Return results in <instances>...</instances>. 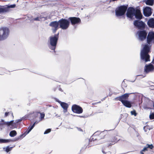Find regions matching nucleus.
I'll return each instance as SVG.
<instances>
[{"instance_id":"f257e3e1","label":"nucleus","mask_w":154,"mask_h":154,"mask_svg":"<svg viewBox=\"0 0 154 154\" xmlns=\"http://www.w3.org/2000/svg\"><path fill=\"white\" fill-rule=\"evenodd\" d=\"M154 41V32L151 31L149 32L147 37V44L145 45L140 53L141 59L145 62L149 61V56L148 53L149 51L150 44Z\"/></svg>"},{"instance_id":"f03ea898","label":"nucleus","mask_w":154,"mask_h":154,"mask_svg":"<svg viewBox=\"0 0 154 154\" xmlns=\"http://www.w3.org/2000/svg\"><path fill=\"white\" fill-rule=\"evenodd\" d=\"M127 17L132 19V18L135 16L137 19H141L142 18V15L140 10L138 9L135 10L133 8H129L128 10L126 13Z\"/></svg>"},{"instance_id":"7ed1b4c3","label":"nucleus","mask_w":154,"mask_h":154,"mask_svg":"<svg viewBox=\"0 0 154 154\" xmlns=\"http://www.w3.org/2000/svg\"><path fill=\"white\" fill-rule=\"evenodd\" d=\"M58 38V34L55 35L53 36H51L50 37L49 47L50 49L53 50H55Z\"/></svg>"},{"instance_id":"20e7f679","label":"nucleus","mask_w":154,"mask_h":154,"mask_svg":"<svg viewBox=\"0 0 154 154\" xmlns=\"http://www.w3.org/2000/svg\"><path fill=\"white\" fill-rule=\"evenodd\" d=\"M9 30L6 27L0 28V40L4 39L7 38L9 34Z\"/></svg>"},{"instance_id":"39448f33","label":"nucleus","mask_w":154,"mask_h":154,"mask_svg":"<svg viewBox=\"0 0 154 154\" xmlns=\"http://www.w3.org/2000/svg\"><path fill=\"white\" fill-rule=\"evenodd\" d=\"M59 21V27L63 29H66L69 25V21L67 19L62 18Z\"/></svg>"},{"instance_id":"423d86ee","label":"nucleus","mask_w":154,"mask_h":154,"mask_svg":"<svg viewBox=\"0 0 154 154\" xmlns=\"http://www.w3.org/2000/svg\"><path fill=\"white\" fill-rule=\"evenodd\" d=\"M127 9V7L125 6H120L117 8L116 11V15L117 17H119L123 15Z\"/></svg>"},{"instance_id":"0eeeda50","label":"nucleus","mask_w":154,"mask_h":154,"mask_svg":"<svg viewBox=\"0 0 154 154\" xmlns=\"http://www.w3.org/2000/svg\"><path fill=\"white\" fill-rule=\"evenodd\" d=\"M15 7V5H12L5 6H0V13H4L8 12L11 10V8H14Z\"/></svg>"},{"instance_id":"6e6552de","label":"nucleus","mask_w":154,"mask_h":154,"mask_svg":"<svg viewBox=\"0 0 154 154\" xmlns=\"http://www.w3.org/2000/svg\"><path fill=\"white\" fill-rule=\"evenodd\" d=\"M134 26L139 29H143L145 27V23L140 20H136L134 22Z\"/></svg>"},{"instance_id":"1a4fd4ad","label":"nucleus","mask_w":154,"mask_h":154,"mask_svg":"<svg viewBox=\"0 0 154 154\" xmlns=\"http://www.w3.org/2000/svg\"><path fill=\"white\" fill-rule=\"evenodd\" d=\"M50 26L52 27L53 32L55 33L59 28V21L52 22L50 23Z\"/></svg>"},{"instance_id":"9d476101","label":"nucleus","mask_w":154,"mask_h":154,"mask_svg":"<svg viewBox=\"0 0 154 154\" xmlns=\"http://www.w3.org/2000/svg\"><path fill=\"white\" fill-rule=\"evenodd\" d=\"M137 34L138 35L139 39L142 41L146 39L147 32L145 30L138 31L137 32Z\"/></svg>"},{"instance_id":"9b49d317","label":"nucleus","mask_w":154,"mask_h":154,"mask_svg":"<svg viewBox=\"0 0 154 154\" xmlns=\"http://www.w3.org/2000/svg\"><path fill=\"white\" fill-rule=\"evenodd\" d=\"M72 109L74 112L78 114L81 113L83 112L82 108L80 106L76 105H74L72 106Z\"/></svg>"},{"instance_id":"f8f14e48","label":"nucleus","mask_w":154,"mask_h":154,"mask_svg":"<svg viewBox=\"0 0 154 154\" xmlns=\"http://www.w3.org/2000/svg\"><path fill=\"white\" fill-rule=\"evenodd\" d=\"M69 19L70 21L71 24L73 25L78 24L81 22V20L78 17H70Z\"/></svg>"},{"instance_id":"ddd939ff","label":"nucleus","mask_w":154,"mask_h":154,"mask_svg":"<svg viewBox=\"0 0 154 154\" xmlns=\"http://www.w3.org/2000/svg\"><path fill=\"white\" fill-rule=\"evenodd\" d=\"M99 132H97L94 133L92 136V139L93 141L97 139H100V137L104 136V134L103 132H101L100 134Z\"/></svg>"},{"instance_id":"4468645a","label":"nucleus","mask_w":154,"mask_h":154,"mask_svg":"<svg viewBox=\"0 0 154 154\" xmlns=\"http://www.w3.org/2000/svg\"><path fill=\"white\" fill-rule=\"evenodd\" d=\"M151 9L149 7H146L143 10V13L145 16L149 17L152 14Z\"/></svg>"},{"instance_id":"2eb2a0df","label":"nucleus","mask_w":154,"mask_h":154,"mask_svg":"<svg viewBox=\"0 0 154 154\" xmlns=\"http://www.w3.org/2000/svg\"><path fill=\"white\" fill-rule=\"evenodd\" d=\"M154 69L153 66L151 64H149L147 65H146L145 67L144 72L146 73H148L152 71Z\"/></svg>"},{"instance_id":"dca6fc26","label":"nucleus","mask_w":154,"mask_h":154,"mask_svg":"<svg viewBox=\"0 0 154 154\" xmlns=\"http://www.w3.org/2000/svg\"><path fill=\"white\" fill-rule=\"evenodd\" d=\"M57 101L60 104L61 106L63 109V112L64 113L66 112L68 107V104L64 102H62L59 100H57Z\"/></svg>"},{"instance_id":"f3484780","label":"nucleus","mask_w":154,"mask_h":154,"mask_svg":"<svg viewBox=\"0 0 154 154\" xmlns=\"http://www.w3.org/2000/svg\"><path fill=\"white\" fill-rule=\"evenodd\" d=\"M129 97V94H125L121 96L117 97L118 99L122 103L123 101H125Z\"/></svg>"},{"instance_id":"a211bd4d","label":"nucleus","mask_w":154,"mask_h":154,"mask_svg":"<svg viewBox=\"0 0 154 154\" xmlns=\"http://www.w3.org/2000/svg\"><path fill=\"white\" fill-rule=\"evenodd\" d=\"M147 24L150 27L153 28L154 27V19L151 18L149 19L147 22Z\"/></svg>"},{"instance_id":"6ab92c4d","label":"nucleus","mask_w":154,"mask_h":154,"mask_svg":"<svg viewBox=\"0 0 154 154\" xmlns=\"http://www.w3.org/2000/svg\"><path fill=\"white\" fill-rule=\"evenodd\" d=\"M4 124L9 126L10 128L12 129L14 128L15 127L14 126V124L13 123V121H11L10 122H5Z\"/></svg>"},{"instance_id":"aec40b11","label":"nucleus","mask_w":154,"mask_h":154,"mask_svg":"<svg viewBox=\"0 0 154 154\" xmlns=\"http://www.w3.org/2000/svg\"><path fill=\"white\" fill-rule=\"evenodd\" d=\"M47 17L43 16V15H41L40 17H38L34 18V20L36 21H44L47 20Z\"/></svg>"},{"instance_id":"412c9836","label":"nucleus","mask_w":154,"mask_h":154,"mask_svg":"<svg viewBox=\"0 0 154 154\" xmlns=\"http://www.w3.org/2000/svg\"><path fill=\"white\" fill-rule=\"evenodd\" d=\"M122 103L124 106L130 108L131 107L132 103L130 101L128 100L123 101Z\"/></svg>"},{"instance_id":"4be33fe9","label":"nucleus","mask_w":154,"mask_h":154,"mask_svg":"<svg viewBox=\"0 0 154 154\" xmlns=\"http://www.w3.org/2000/svg\"><path fill=\"white\" fill-rule=\"evenodd\" d=\"M153 147V146L152 144H147L146 145V146L143 148V150H142L143 151H145L147 150V149L148 148H149L150 149H152Z\"/></svg>"},{"instance_id":"5701e85b","label":"nucleus","mask_w":154,"mask_h":154,"mask_svg":"<svg viewBox=\"0 0 154 154\" xmlns=\"http://www.w3.org/2000/svg\"><path fill=\"white\" fill-rule=\"evenodd\" d=\"M38 123L37 122H35L33 124V125L31 127H29L28 129L26 131V134H28L33 128L34 127L35 125V124H37Z\"/></svg>"},{"instance_id":"b1692460","label":"nucleus","mask_w":154,"mask_h":154,"mask_svg":"<svg viewBox=\"0 0 154 154\" xmlns=\"http://www.w3.org/2000/svg\"><path fill=\"white\" fill-rule=\"evenodd\" d=\"M154 0H146V3L147 5H152L153 4Z\"/></svg>"},{"instance_id":"393cba45","label":"nucleus","mask_w":154,"mask_h":154,"mask_svg":"<svg viewBox=\"0 0 154 154\" xmlns=\"http://www.w3.org/2000/svg\"><path fill=\"white\" fill-rule=\"evenodd\" d=\"M17 134V132L16 131L13 130L11 131L9 135L11 137H14Z\"/></svg>"},{"instance_id":"a878e982","label":"nucleus","mask_w":154,"mask_h":154,"mask_svg":"<svg viewBox=\"0 0 154 154\" xmlns=\"http://www.w3.org/2000/svg\"><path fill=\"white\" fill-rule=\"evenodd\" d=\"M10 140H6L0 139V143H6L9 142L10 141Z\"/></svg>"},{"instance_id":"bb28decb","label":"nucleus","mask_w":154,"mask_h":154,"mask_svg":"<svg viewBox=\"0 0 154 154\" xmlns=\"http://www.w3.org/2000/svg\"><path fill=\"white\" fill-rule=\"evenodd\" d=\"M27 116V115H26L25 116V117H22V118H21V119H18V120H17L16 121V123H18L19 122H20L21 121H22V120L24 119H27V118H28V117Z\"/></svg>"},{"instance_id":"cd10ccee","label":"nucleus","mask_w":154,"mask_h":154,"mask_svg":"<svg viewBox=\"0 0 154 154\" xmlns=\"http://www.w3.org/2000/svg\"><path fill=\"white\" fill-rule=\"evenodd\" d=\"M41 121L45 117V114L43 113H40Z\"/></svg>"},{"instance_id":"c85d7f7f","label":"nucleus","mask_w":154,"mask_h":154,"mask_svg":"<svg viewBox=\"0 0 154 154\" xmlns=\"http://www.w3.org/2000/svg\"><path fill=\"white\" fill-rule=\"evenodd\" d=\"M11 149H12V148L11 147H10L9 146H7L6 147V149H5V151L7 152H8L9 151H10L11 150Z\"/></svg>"},{"instance_id":"c756f323","label":"nucleus","mask_w":154,"mask_h":154,"mask_svg":"<svg viewBox=\"0 0 154 154\" xmlns=\"http://www.w3.org/2000/svg\"><path fill=\"white\" fill-rule=\"evenodd\" d=\"M131 115H134V116H136L137 115V113L136 112V111L135 110H134L132 111H131Z\"/></svg>"},{"instance_id":"7c9ffc66","label":"nucleus","mask_w":154,"mask_h":154,"mask_svg":"<svg viewBox=\"0 0 154 154\" xmlns=\"http://www.w3.org/2000/svg\"><path fill=\"white\" fill-rule=\"evenodd\" d=\"M51 131V129H48L46 130L44 133V134H46L49 133Z\"/></svg>"},{"instance_id":"2f4dec72","label":"nucleus","mask_w":154,"mask_h":154,"mask_svg":"<svg viewBox=\"0 0 154 154\" xmlns=\"http://www.w3.org/2000/svg\"><path fill=\"white\" fill-rule=\"evenodd\" d=\"M145 132H146L147 131V130L148 129L149 130L150 129L149 128L148 126H145L143 128Z\"/></svg>"},{"instance_id":"473e14b6","label":"nucleus","mask_w":154,"mask_h":154,"mask_svg":"<svg viewBox=\"0 0 154 154\" xmlns=\"http://www.w3.org/2000/svg\"><path fill=\"white\" fill-rule=\"evenodd\" d=\"M150 118L151 119H154V113L151 114L149 116Z\"/></svg>"},{"instance_id":"72a5a7b5","label":"nucleus","mask_w":154,"mask_h":154,"mask_svg":"<svg viewBox=\"0 0 154 154\" xmlns=\"http://www.w3.org/2000/svg\"><path fill=\"white\" fill-rule=\"evenodd\" d=\"M117 139H116L115 141H112V143H110V144H109V146L111 145L114 144L115 142L117 141Z\"/></svg>"},{"instance_id":"f704fd0d","label":"nucleus","mask_w":154,"mask_h":154,"mask_svg":"<svg viewBox=\"0 0 154 154\" xmlns=\"http://www.w3.org/2000/svg\"><path fill=\"white\" fill-rule=\"evenodd\" d=\"M9 113V112H6L5 113V116H7L8 114Z\"/></svg>"},{"instance_id":"c9c22d12","label":"nucleus","mask_w":154,"mask_h":154,"mask_svg":"<svg viewBox=\"0 0 154 154\" xmlns=\"http://www.w3.org/2000/svg\"><path fill=\"white\" fill-rule=\"evenodd\" d=\"M143 152H144L142 150L141 151H140V154H144V153Z\"/></svg>"},{"instance_id":"e433bc0d","label":"nucleus","mask_w":154,"mask_h":154,"mask_svg":"<svg viewBox=\"0 0 154 154\" xmlns=\"http://www.w3.org/2000/svg\"><path fill=\"white\" fill-rule=\"evenodd\" d=\"M55 116L57 117H60V116H58L57 114H56L55 115Z\"/></svg>"},{"instance_id":"4c0bfd02","label":"nucleus","mask_w":154,"mask_h":154,"mask_svg":"<svg viewBox=\"0 0 154 154\" xmlns=\"http://www.w3.org/2000/svg\"><path fill=\"white\" fill-rule=\"evenodd\" d=\"M59 90H60V91H62V89H61V88H60V89H59Z\"/></svg>"},{"instance_id":"58836bf2","label":"nucleus","mask_w":154,"mask_h":154,"mask_svg":"<svg viewBox=\"0 0 154 154\" xmlns=\"http://www.w3.org/2000/svg\"><path fill=\"white\" fill-rule=\"evenodd\" d=\"M102 152L103 153H105V152L104 151V150H102Z\"/></svg>"},{"instance_id":"ea45409f","label":"nucleus","mask_w":154,"mask_h":154,"mask_svg":"<svg viewBox=\"0 0 154 154\" xmlns=\"http://www.w3.org/2000/svg\"><path fill=\"white\" fill-rule=\"evenodd\" d=\"M103 137H103V136L102 137H100V138H101V139L103 138Z\"/></svg>"},{"instance_id":"a19ab883","label":"nucleus","mask_w":154,"mask_h":154,"mask_svg":"<svg viewBox=\"0 0 154 154\" xmlns=\"http://www.w3.org/2000/svg\"><path fill=\"white\" fill-rule=\"evenodd\" d=\"M79 130L80 131H82V130L81 129H79Z\"/></svg>"}]
</instances>
